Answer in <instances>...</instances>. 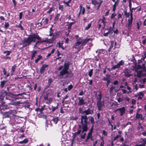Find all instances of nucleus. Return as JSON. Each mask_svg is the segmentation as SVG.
<instances>
[{
	"label": "nucleus",
	"mask_w": 146,
	"mask_h": 146,
	"mask_svg": "<svg viewBox=\"0 0 146 146\" xmlns=\"http://www.w3.org/2000/svg\"><path fill=\"white\" fill-rule=\"evenodd\" d=\"M12 1L14 7H15L17 4L16 1L15 0H12Z\"/></svg>",
	"instance_id": "nucleus-47"
},
{
	"label": "nucleus",
	"mask_w": 146,
	"mask_h": 146,
	"mask_svg": "<svg viewBox=\"0 0 146 146\" xmlns=\"http://www.w3.org/2000/svg\"><path fill=\"white\" fill-rule=\"evenodd\" d=\"M124 64V62L122 60H121L116 65L113 66L112 68L113 69H115L117 68H119L121 66L123 65Z\"/></svg>",
	"instance_id": "nucleus-13"
},
{
	"label": "nucleus",
	"mask_w": 146,
	"mask_h": 146,
	"mask_svg": "<svg viewBox=\"0 0 146 146\" xmlns=\"http://www.w3.org/2000/svg\"><path fill=\"white\" fill-rule=\"evenodd\" d=\"M126 70L125 72V75L126 76H127V77H129L130 76H131V74H128L126 72Z\"/></svg>",
	"instance_id": "nucleus-62"
},
{
	"label": "nucleus",
	"mask_w": 146,
	"mask_h": 146,
	"mask_svg": "<svg viewBox=\"0 0 146 146\" xmlns=\"http://www.w3.org/2000/svg\"><path fill=\"white\" fill-rule=\"evenodd\" d=\"M50 29V33L49 34V35L50 36H52L53 35V33L52 31H53L52 30V27H50V28L49 29Z\"/></svg>",
	"instance_id": "nucleus-40"
},
{
	"label": "nucleus",
	"mask_w": 146,
	"mask_h": 146,
	"mask_svg": "<svg viewBox=\"0 0 146 146\" xmlns=\"http://www.w3.org/2000/svg\"><path fill=\"white\" fill-rule=\"evenodd\" d=\"M7 82V80H3L1 82V87L3 88L4 87L5 83Z\"/></svg>",
	"instance_id": "nucleus-26"
},
{
	"label": "nucleus",
	"mask_w": 146,
	"mask_h": 146,
	"mask_svg": "<svg viewBox=\"0 0 146 146\" xmlns=\"http://www.w3.org/2000/svg\"><path fill=\"white\" fill-rule=\"evenodd\" d=\"M13 111L10 110L8 111H6L4 113H2L3 114V118H6L12 117V115H13Z\"/></svg>",
	"instance_id": "nucleus-5"
},
{
	"label": "nucleus",
	"mask_w": 146,
	"mask_h": 146,
	"mask_svg": "<svg viewBox=\"0 0 146 146\" xmlns=\"http://www.w3.org/2000/svg\"><path fill=\"white\" fill-rule=\"evenodd\" d=\"M144 58H141V60H139L138 63L139 64H140L142 62V60H144Z\"/></svg>",
	"instance_id": "nucleus-63"
},
{
	"label": "nucleus",
	"mask_w": 146,
	"mask_h": 146,
	"mask_svg": "<svg viewBox=\"0 0 146 146\" xmlns=\"http://www.w3.org/2000/svg\"><path fill=\"white\" fill-rule=\"evenodd\" d=\"M89 40L92 41V39L89 38L82 39L81 38H80L76 40V43L74 45V47L76 48L79 49L80 48V45L82 46L85 45Z\"/></svg>",
	"instance_id": "nucleus-2"
},
{
	"label": "nucleus",
	"mask_w": 146,
	"mask_h": 146,
	"mask_svg": "<svg viewBox=\"0 0 146 146\" xmlns=\"http://www.w3.org/2000/svg\"><path fill=\"white\" fill-rule=\"evenodd\" d=\"M27 88H29V90L30 91H31L32 90V88L31 87V86H30V85H27Z\"/></svg>",
	"instance_id": "nucleus-55"
},
{
	"label": "nucleus",
	"mask_w": 146,
	"mask_h": 146,
	"mask_svg": "<svg viewBox=\"0 0 146 146\" xmlns=\"http://www.w3.org/2000/svg\"><path fill=\"white\" fill-rule=\"evenodd\" d=\"M133 11L132 10L131 11V14H130V17L131 18L130 19L128 20V23L127 25H126V26L128 28H129L130 27L132 23V21L133 19Z\"/></svg>",
	"instance_id": "nucleus-8"
},
{
	"label": "nucleus",
	"mask_w": 146,
	"mask_h": 146,
	"mask_svg": "<svg viewBox=\"0 0 146 146\" xmlns=\"http://www.w3.org/2000/svg\"><path fill=\"white\" fill-rule=\"evenodd\" d=\"M46 69V64H43V65L41 67L40 69V72L41 73H43Z\"/></svg>",
	"instance_id": "nucleus-22"
},
{
	"label": "nucleus",
	"mask_w": 146,
	"mask_h": 146,
	"mask_svg": "<svg viewBox=\"0 0 146 146\" xmlns=\"http://www.w3.org/2000/svg\"><path fill=\"white\" fill-rule=\"evenodd\" d=\"M133 84L134 86V89H135L136 90H137V84H135V83H133Z\"/></svg>",
	"instance_id": "nucleus-56"
},
{
	"label": "nucleus",
	"mask_w": 146,
	"mask_h": 146,
	"mask_svg": "<svg viewBox=\"0 0 146 146\" xmlns=\"http://www.w3.org/2000/svg\"><path fill=\"white\" fill-rule=\"evenodd\" d=\"M146 64V62H145L144 64H143L142 68L143 69V70L145 71H146V67H145V65Z\"/></svg>",
	"instance_id": "nucleus-45"
},
{
	"label": "nucleus",
	"mask_w": 146,
	"mask_h": 146,
	"mask_svg": "<svg viewBox=\"0 0 146 146\" xmlns=\"http://www.w3.org/2000/svg\"><path fill=\"white\" fill-rule=\"evenodd\" d=\"M36 27H37V28L38 29H40L41 28L40 26L42 25L41 22L37 23L36 24Z\"/></svg>",
	"instance_id": "nucleus-31"
},
{
	"label": "nucleus",
	"mask_w": 146,
	"mask_h": 146,
	"mask_svg": "<svg viewBox=\"0 0 146 146\" xmlns=\"http://www.w3.org/2000/svg\"><path fill=\"white\" fill-rule=\"evenodd\" d=\"M53 120L54 123L56 124L58 121V117L55 118L53 119Z\"/></svg>",
	"instance_id": "nucleus-43"
},
{
	"label": "nucleus",
	"mask_w": 146,
	"mask_h": 146,
	"mask_svg": "<svg viewBox=\"0 0 146 146\" xmlns=\"http://www.w3.org/2000/svg\"><path fill=\"white\" fill-rule=\"evenodd\" d=\"M116 14L115 13H113L111 15V19H113L116 16Z\"/></svg>",
	"instance_id": "nucleus-49"
},
{
	"label": "nucleus",
	"mask_w": 146,
	"mask_h": 146,
	"mask_svg": "<svg viewBox=\"0 0 146 146\" xmlns=\"http://www.w3.org/2000/svg\"><path fill=\"white\" fill-rule=\"evenodd\" d=\"M136 117L137 119L140 118L141 119H143V117L142 115L140 114L137 113L136 115Z\"/></svg>",
	"instance_id": "nucleus-35"
},
{
	"label": "nucleus",
	"mask_w": 146,
	"mask_h": 146,
	"mask_svg": "<svg viewBox=\"0 0 146 146\" xmlns=\"http://www.w3.org/2000/svg\"><path fill=\"white\" fill-rule=\"evenodd\" d=\"M124 13L126 17H128L129 16V13H127L126 11H125Z\"/></svg>",
	"instance_id": "nucleus-50"
},
{
	"label": "nucleus",
	"mask_w": 146,
	"mask_h": 146,
	"mask_svg": "<svg viewBox=\"0 0 146 146\" xmlns=\"http://www.w3.org/2000/svg\"><path fill=\"white\" fill-rule=\"evenodd\" d=\"M37 53V51L36 50L33 51L31 52V60L33 59L35 57V55Z\"/></svg>",
	"instance_id": "nucleus-19"
},
{
	"label": "nucleus",
	"mask_w": 146,
	"mask_h": 146,
	"mask_svg": "<svg viewBox=\"0 0 146 146\" xmlns=\"http://www.w3.org/2000/svg\"><path fill=\"white\" fill-rule=\"evenodd\" d=\"M73 88V86L72 85L70 84L69 85L68 87V90H70Z\"/></svg>",
	"instance_id": "nucleus-54"
},
{
	"label": "nucleus",
	"mask_w": 146,
	"mask_h": 146,
	"mask_svg": "<svg viewBox=\"0 0 146 146\" xmlns=\"http://www.w3.org/2000/svg\"><path fill=\"white\" fill-rule=\"evenodd\" d=\"M26 93L23 92L21 93L17 94H12V96L16 100H18L21 99H23L24 97L23 95H26Z\"/></svg>",
	"instance_id": "nucleus-4"
},
{
	"label": "nucleus",
	"mask_w": 146,
	"mask_h": 146,
	"mask_svg": "<svg viewBox=\"0 0 146 146\" xmlns=\"http://www.w3.org/2000/svg\"><path fill=\"white\" fill-rule=\"evenodd\" d=\"M19 131L21 133H23L25 131V130L23 128H21L19 129Z\"/></svg>",
	"instance_id": "nucleus-60"
},
{
	"label": "nucleus",
	"mask_w": 146,
	"mask_h": 146,
	"mask_svg": "<svg viewBox=\"0 0 146 146\" xmlns=\"http://www.w3.org/2000/svg\"><path fill=\"white\" fill-rule=\"evenodd\" d=\"M100 21H101L105 25L106 23V18L104 16L103 17L102 19H100Z\"/></svg>",
	"instance_id": "nucleus-28"
},
{
	"label": "nucleus",
	"mask_w": 146,
	"mask_h": 146,
	"mask_svg": "<svg viewBox=\"0 0 146 146\" xmlns=\"http://www.w3.org/2000/svg\"><path fill=\"white\" fill-rule=\"evenodd\" d=\"M102 98V96L101 94H100L99 95H98L97 97V99L98 100V101H101Z\"/></svg>",
	"instance_id": "nucleus-38"
},
{
	"label": "nucleus",
	"mask_w": 146,
	"mask_h": 146,
	"mask_svg": "<svg viewBox=\"0 0 146 146\" xmlns=\"http://www.w3.org/2000/svg\"><path fill=\"white\" fill-rule=\"evenodd\" d=\"M103 133H102V136H107V132L105 130H103Z\"/></svg>",
	"instance_id": "nucleus-41"
},
{
	"label": "nucleus",
	"mask_w": 146,
	"mask_h": 146,
	"mask_svg": "<svg viewBox=\"0 0 146 146\" xmlns=\"http://www.w3.org/2000/svg\"><path fill=\"white\" fill-rule=\"evenodd\" d=\"M58 104L57 105V106L56 107H52V111H55L58 107Z\"/></svg>",
	"instance_id": "nucleus-44"
},
{
	"label": "nucleus",
	"mask_w": 146,
	"mask_h": 146,
	"mask_svg": "<svg viewBox=\"0 0 146 146\" xmlns=\"http://www.w3.org/2000/svg\"><path fill=\"white\" fill-rule=\"evenodd\" d=\"M125 108L123 107L121 108H118L117 109L116 111H118V112L120 115L122 116L123 114H124L125 111Z\"/></svg>",
	"instance_id": "nucleus-12"
},
{
	"label": "nucleus",
	"mask_w": 146,
	"mask_h": 146,
	"mask_svg": "<svg viewBox=\"0 0 146 146\" xmlns=\"http://www.w3.org/2000/svg\"><path fill=\"white\" fill-rule=\"evenodd\" d=\"M28 140L26 138L22 141H19V143L21 144L26 143H28Z\"/></svg>",
	"instance_id": "nucleus-24"
},
{
	"label": "nucleus",
	"mask_w": 146,
	"mask_h": 146,
	"mask_svg": "<svg viewBox=\"0 0 146 146\" xmlns=\"http://www.w3.org/2000/svg\"><path fill=\"white\" fill-rule=\"evenodd\" d=\"M82 132L84 133V132H86L88 129L86 124H82Z\"/></svg>",
	"instance_id": "nucleus-17"
},
{
	"label": "nucleus",
	"mask_w": 146,
	"mask_h": 146,
	"mask_svg": "<svg viewBox=\"0 0 146 146\" xmlns=\"http://www.w3.org/2000/svg\"><path fill=\"white\" fill-rule=\"evenodd\" d=\"M118 5V2H115L113 5V11H115L116 10V6Z\"/></svg>",
	"instance_id": "nucleus-33"
},
{
	"label": "nucleus",
	"mask_w": 146,
	"mask_h": 146,
	"mask_svg": "<svg viewBox=\"0 0 146 146\" xmlns=\"http://www.w3.org/2000/svg\"><path fill=\"white\" fill-rule=\"evenodd\" d=\"M80 10L78 14V16H79L80 14L84 15L85 12V9L84 7H82L81 5H80L79 6Z\"/></svg>",
	"instance_id": "nucleus-14"
},
{
	"label": "nucleus",
	"mask_w": 146,
	"mask_h": 146,
	"mask_svg": "<svg viewBox=\"0 0 146 146\" xmlns=\"http://www.w3.org/2000/svg\"><path fill=\"white\" fill-rule=\"evenodd\" d=\"M5 102L4 101L0 102V111L1 113H3L2 111V110H6L9 108L8 106L5 105Z\"/></svg>",
	"instance_id": "nucleus-6"
},
{
	"label": "nucleus",
	"mask_w": 146,
	"mask_h": 146,
	"mask_svg": "<svg viewBox=\"0 0 146 146\" xmlns=\"http://www.w3.org/2000/svg\"><path fill=\"white\" fill-rule=\"evenodd\" d=\"M120 137V135H117L113 139V140L115 141L119 137Z\"/></svg>",
	"instance_id": "nucleus-58"
},
{
	"label": "nucleus",
	"mask_w": 146,
	"mask_h": 146,
	"mask_svg": "<svg viewBox=\"0 0 146 146\" xmlns=\"http://www.w3.org/2000/svg\"><path fill=\"white\" fill-rule=\"evenodd\" d=\"M42 58V56L40 55H39L38 56V58L36 59L35 60V62L37 63L38 62V61L40 60Z\"/></svg>",
	"instance_id": "nucleus-29"
},
{
	"label": "nucleus",
	"mask_w": 146,
	"mask_h": 146,
	"mask_svg": "<svg viewBox=\"0 0 146 146\" xmlns=\"http://www.w3.org/2000/svg\"><path fill=\"white\" fill-rule=\"evenodd\" d=\"M54 50H54V49H53L52 50V51H51V52L50 53H49V54H48V55H47V57H49V56L51 55V54H53V53H54Z\"/></svg>",
	"instance_id": "nucleus-48"
},
{
	"label": "nucleus",
	"mask_w": 146,
	"mask_h": 146,
	"mask_svg": "<svg viewBox=\"0 0 146 146\" xmlns=\"http://www.w3.org/2000/svg\"><path fill=\"white\" fill-rule=\"evenodd\" d=\"M97 106L99 110H101L102 108L104 106L103 102H102L101 101H98L97 103Z\"/></svg>",
	"instance_id": "nucleus-15"
},
{
	"label": "nucleus",
	"mask_w": 146,
	"mask_h": 146,
	"mask_svg": "<svg viewBox=\"0 0 146 146\" xmlns=\"http://www.w3.org/2000/svg\"><path fill=\"white\" fill-rule=\"evenodd\" d=\"M7 95V92L5 91H0V102L3 101L5 96Z\"/></svg>",
	"instance_id": "nucleus-9"
},
{
	"label": "nucleus",
	"mask_w": 146,
	"mask_h": 146,
	"mask_svg": "<svg viewBox=\"0 0 146 146\" xmlns=\"http://www.w3.org/2000/svg\"><path fill=\"white\" fill-rule=\"evenodd\" d=\"M52 101V99L51 98H46V103L49 104L51 103Z\"/></svg>",
	"instance_id": "nucleus-32"
},
{
	"label": "nucleus",
	"mask_w": 146,
	"mask_h": 146,
	"mask_svg": "<svg viewBox=\"0 0 146 146\" xmlns=\"http://www.w3.org/2000/svg\"><path fill=\"white\" fill-rule=\"evenodd\" d=\"M127 89L129 91L127 92V94H129V93H131L132 92V91H131V88L127 86Z\"/></svg>",
	"instance_id": "nucleus-52"
},
{
	"label": "nucleus",
	"mask_w": 146,
	"mask_h": 146,
	"mask_svg": "<svg viewBox=\"0 0 146 146\" xmlns=\"http://www.w3.org/2000/svg\"><path fill=\"white\" fill-rule=\"evenodd\" d=\"M79 100V102L78 103V105L79 106L81 105L85 104L84 100L83 99V98H81L79 97L78 98Z\"/></svg>",
	"instance_id": "nucleus-21"
},
{
	"label": "nucleus",
	"mask_w": 146,
	"mask_h": 146,
	"mask_svg": "<svg viewBox=\"0 0 146 146\" xmlns=\"http://www.w3.org/2000/svg\"><path fill=\"white\" fill-rule=\"evenodd\" d=\"M11 53V50H6L3 52L4 54H6V56L9 55Z\"/></svg>",
	"instance_id": "nucleus-30"
},
{
	"label": "nucleus",
	"mask_w": 146,
	"mask_h": 146,
	"mask_svg": "<svg viewBox=\"0 0 146 146\" xmlns=\"http://www.w3.org/2000/svg\"><path fill=\"white\" fill-rule=\"evenodd\" d=\"M23 14V13L22 12H21L19 13V20L21 19L22 18Z\"/></svg>",
	"instance_id": "nucleus-51"
},
{
	"label": "nucleus",
	"mask_w": 146,
	"mask_h": 146,
	"mask_svg": "<svg viewBox=\"0 0 146 146\" xmlns=\"http://www.w3.org/2000/svg\"><path fill=\"white\" fill-rule=\"evenodd\" d=\"M17 67V65L15 64L12 66L11 70V76H12L13 75V73L15 72V70L16 68Z\"/></svg>",
	"instance_id": "nucleus-20"
},
{
	"label": "nucleus",
	"mask_w": 146,
	"mask_h": 146,
	"mask_svg": "<svg viewBox=\"0 0 146 146\" xmlns=\"http://www.w3.org/2000/svg\"><path fill=\"white\" fill-rule=\"evenodd\" d=\"M23 45V47H25L30 45L32 42H35L34 45V47H36L38 44L46 42V39L42 40L37 33H32L29 35L28 37L25 38L22 41Z\"/></svg>",
	"instance_id": "nucleus-1"
},
{
	"label": "nucleus",
	"mask_w": 146,
	"mask_h": 146,
	"mask_svg": "<svg viewBox=\"0 0 146 146\" xmlns=\"http://www.w3.org/2000/svg\"><path fill=\"white\" fill-rule=\"evenodd\" d=\"M117 101L119 102H120L123 101V99L121 98H119L117 99Z\"/></svg>",
	"instance_id": "nucleus-53"
},
{
	"label": "nucleus",
	"mask_w": 146,
	"mask_h": 146,
	"mask_svg": "<svg viewBox=\"0 0 146 146\" xmlns=\"http://www.w3.org/2000/svg\"><path fill=\"white\" fill-rule=\"evenodd\" d=\"M102 2V1H99L98 0H93L92 1V3L94 5L97 7V10L99 9Z\"/></svg>",
	"instance_id": "nucleus-7"
},
{
	"label": "nucleus",
	"mask_w": 146,
	"mask_h": 146,
	"mask_svg": "<svg viewBox=\"0 0 146 146\" xmlns=\"http://www.w3.org/2000/svg\"><path fill=\"white\" fill-rule=\"evenodd\" d=\"M39 116L40 117L46 119V115H44L42 111H40Z\"/></svg>",
	"instance_id": "nucleus-25"
},
{
	"label": "nucleus",
	"mask_w": 146,
	"mask_h": 146,
	"mask_svg": "<svg viewBox=\"0 0 146 146\" xmlns=\"http://www.w3.org/2000/svg\"><path fill=\"white\" fill-rule=\"evenodd\" d=\"M3 74L4 75H6L7 74V71L5 70V68H3Z\"/></svg>",
	"instance_id": "nucleus-59"
},
{
	"label": "nucleus",
	"mask_w": 146,
	"mask_h": 146,
	"mask_svg": "<svg viewBox=\"0 0 146 146\" xmlns=\"http://www.w3.org/2000/svg\"><path fill=\"white\" fill-rule=\"evenodd\" d=\"M122 18V15L121 14L119 13L118 15V18L119 19L120 18Z\"/></svg>",
	"instance_id": "nucleus-64"
},
{
	"label": "nucleus",
	"mask_w": 146,
	"mask_h": 146,
	"mask_svg": "<svg viewBox=\"0 0 146 146\" xmlns=\"http://www.w3.org/2000/svg\"><path fill=\"white\" fill-rule=\"evenodd\" d=\"M101 139L102 140V141L101 143L100 144V146H104V138L103 137H101Z\"/></svg>",
	"instance_id": "nucleus-37"
},
{
	"label": "nucleus",
	"mask_w": 146,
	"mask_h": 146,
	"mask_svg": "<svg viewBox=\"0 0 146 146\" xmlns=\"http://www.w3.org/2000/svg\"><path fill=\"white\" fill-rule=\"evenodd\" d=\"M129 6L130 9L131 10V0H129Z\"/></svg>",
	"instance_id": "nucleus-57"
},
{
	"label": "nucleus",
	"mask_w": 146,
	"mask_h": 146,
	"mask_svg": "<svg viewBox=\"0 0 146 146\" xmlns=\"http://www.w3.org/2000/svg\"><path fill=\"white\" fill-rule=\"evenodd\" d=\"M54 9H55L54 7H51L50 9V10L47 11V13H50L52 11H54Z\"/></svg>",
	"instance_id": "nucleus-39"
},
{
	"label": "nucleus",
	"mask_w": 146,
	"mask_h": 146,
	"mask_svg": "<svg viewBox=\"0 0 146 146\" xmlns=\"http://www.w3.org/2000/svg\"><path fill=\"white\" fill-rule=\"evenodd\" d=\"M9 26V23L8 22H5L4 26L3 27L4 29H7Z\"/></svg>",
	"instance_id": "nucleus-27"
},
{
	"label": "nucleus",
	"mask_w": 146,
	"mask_h": 146,
	"mask_svg": "<svg viewBox=\"0 0 146 146\" xmlns=\"http://www.w3.org/2000/svg\"><path fill=\"white\" fill-rule=\"evenodd\" d=\"M90 120L92 123H94V119L92 117H90Z\"/></svg>",
	"instance_id": "nucleus-46"
},
{
	"label": "nucleus",
	"mask_w": 146,
	"mask_h": 146,
	"mask_svg": "<svg viewBox=\"0 0 146 146\" xmlns=\"http://www.w3.org/2000/svg\"><path fill=\"white\" fill-rule=\"evenodd\" d=\"M69 65L67 64L64 63L63 69L60 72L59 76L60 78H62L63 76L68 73V70L69 68Z\"/></svg>",
	"instance_id": "nucleus-3"
},
{
	"label": "nucleus",
	"mask_w": 146,
	"mask_h": 146,
	"mask_svg": "<svg viewBox=\"0 0 146 146\" xmlns=\"http://www.w3.org/2000/svg\"><path fill=\"white\" fill-rule=\"evenodd\" d=\"M137 96L138 100H141L144 96V93L142 92H139L137 94Z\"/></svg>",
	"instance_id": "nucleus-18"
},
{
	"label": "nucleus",
	"mask_w": 146,
	"mask_h": 146,
	"mask_svg": "<svg viewBox=\"0 0 146 146\" xmlns=\"http://www.w3.org/2000/svg\"><path fill=\"white\" fill-rule=\"evenodd\" d=\"M91 26V23H90L84 29L85 30H88L89 29Z\"/></svg>",
	"instance_id": "nucleus-34"
},
{
	"label": "nucleus",
	"mask_w": 146,
	"mask_h": 146,
	"mask_svg": "<svg viewBox=\"0 0 146 146\" xmlns=\"http://www.w3.org/2000/svg\"><path fill=\"white\" fill-rule=\"evenodd\" d=\"M93 113V111L90 110L89 109H88V110L83 111L81 112L82 114H85L86 115H88Z\"/></svg>",
	"instance_id": "nucleus-16"
},
{
	"label": "nucleus",
	"mask_w": 146,
	"mask_h": 146,
	"mask_svg": "<svg viewBox=\"0 0 146 146\" xmlns=\"http://www.w3.org/2000/svg\"><path fill=\"white\" fill-rule=\"evenodd\" d=\"M93 72V69H91L90 71H89L88 73V75L89 76L91 77L92 76V74Z\"/></svg>",
	"instance_id": "nucleus-42"
},
{
	"label": "nucleus",
	"mask_w": 146,
	"mask_h": 146,
	"mask_svg": "<svg viewBox=\"0 0 146 146\" xmlns=\"http://www.w3.org/2000/svg\"><path fill=\"white\" fill-rule=\"evenodd\" d=\"M115 88V87L114 86H112L110 88V93H112V90L114 89Z\"/></svg>",
	"instance_id": "nucleus-61"
},
{
	"label": "nucleus",
	"mask_w": 146,
	"mask_h": 146,
	"mask_svg": "<svg viewBox=\"0 0 146 146\" xmlns=\"http://www.w3.org/2000/svg\"><path fill=\"white\" fill-rule=\"evenodd\" d=\"M62 42H58L57 43V46H58L59 47L61 48H62L64 49V48L62 46Z\"/></svg>",
	"instance_id": "nucleus-36"
},
{
	"label": "nucleus",
	"mask_w": 146,
	"mask_h": 146,
	"mask_svg": "<svg viewBox=\"0 0 146 146\" xmlns=\"http://www.w3.org/2000/svg\"><path fill=\"white\" fill-rule=\"evenodd\" d=\"M141 66L140 65L138 64V67H135V68H134V70L137 72V76L138 77L140 76L141 74V71L139 70L138 71V69H141Z\"/></svg>",
	"instance_id": "nucleus-10"
},
{
	"label": "nucleus",
	"mask_w": 146,
	"mask_h": 146,
	"mask_svg": "<svg viewBox=\"0 0 146 146\" xmlns=\"http://www.w3.org/2000/svg\"><path fill=\"white\" fill-rule=\"evenodd\" d=\"M24 106L25 108H30V105L29 102H26L24 103Z\"/></svg>",
	"instance_id": "nucleus-23"
},
{
	"label": "nucleus",
	"mask_w": 146,
	"mask_h": 146,
	"mask_svg": "<svg viewBox=\"0 0 146 146\" xmlns=\"http://www.w3.org/2000/svg\"><path fill=\"white\" fill-rule=\"evenodd\" d=\"M87 117L86 116L82 115L81 118V124H87Z\"/></svg>",
	"instance_id": "nucleus-11"
}]
</instances>
